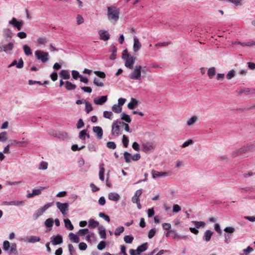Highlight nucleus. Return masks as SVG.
I'll use <instances>...</instances> for the list:
<instances>
[{
  "label": "nucleus",
  "instance_id": "f257e3e1",
  "mask_svg": "<svg viewBox=\"0 0 255 255\" xmlns=\"http://www.w3.org/2000/svg\"><path fill=\"white\" fill-rule=\"evenodd\" d=\"M119 9L115 6L108 7V18L114 22H117L119 18Z\"/></svg>",
  "mask_w": 255,
  "mask_h": 255
},
{
  "label": "nucleus",
  "instance_id": "7c9ffc66",
  "mask_svg": "<svg viewBox=\"0 0 255 255\" xmlns=\"http://www.w3.org/2000/svg\"><path fill=\"white\" fill-rule=\"evenodd\" d=\"M198 120V117L196 116H193L187 121V126L190 127L194 125Z\"/></svg>",
  "mask_w": 255,
  "mask_h": 255
},
{
  "label": "nucleus",
  "instance_id": "052dcab7",
  "mask_svg": "<svg viewBox=\"0 0 255 255\" xmlns=\"http://www.w3.org/2000/svg\"><path fill=\"white\" fill-rule=\"evenodd\" d=\"M156 230L155 229H151L149 230L148 234V237L149 239H152L155 235Z\"/></svg>",
  "mask_w": 255,
  "mask_h": 255
},
{
  "label": "nucleus",
  "instance_id": "72a5a7b5",
  "mask_svg": "<svg viewBox=\"0 0 255 255\" xmlns=\"http://www.w3.org/2000/svg\"><path fill=\"white\" fill-rule=\"evenodd\" d=\"M137 104L138 102L136 99L131 98V102L128 104V108L130 110L133 109L137 105Z\"/></svg>",
  "mask_w": 255,
  "mask_h": 255
},
{
  "label": "nucleus",
  "instance_id": "69168bd1",
  "mask_svg": "<svg viewBox=\"0 0 255 255\" xmlns=\"http://www.w3.org/2000/svg\"><path fill=\"white\" fill-rule=\"evenodd\" d=\"M107 146L109 148L114 149L116 148V144L113 141H109L107 143Z\"/></svg>",
  "mask_w": 255,
  "mask_h": 255
},
{
  "label": "nucleus",
  "instance_id": "ea45409f",
  "mask_svg": "<svg viewBox=\"0 0 255 255\" xmlns=\"http://www.w3.org/2000/svg\"><path fill=\"white\" fill-rule=\"evenodd\" d=\"M60 76L64 79H69L70 78V74L69 72L65 70H62L60 73Z\"/></svg>",
  "mask_w": 255,
  "mask_h": 255
},
{
  "label": "nucleus",
  "instance_id": "774afa93",
  "mask_svg": "<svg viewBox=\"0 0 255 255\" xmlns=\"http://www.w3.org/2000/svg\"><path fill=\"white\" fill-rule=\"evenodd\" d=\"M77 24L80 25L84 22V18L81 15H78L76 17Z\"/></svg>",
  "mask_w": 255,
  "mask_h": 255
},
{
  "label": "nucleus",
  "instance_id": "423d86ee",
  "mask_svg": "<svg viewBox=\"0 0 255 255\" xmlns=\"http://www.w3.org/2000/svg\"><path fill=\"white\" fill-rule=\"evenodd\" d=\"M53 203H48L44 205L43 207L37 210L35 213L33 214V217L34 219H37L38 217L41 216L46 210L53 205Z\"/></svg>",
  "mask_w": 255,
  "mask_h": 255
},
{
  "label": "nucleus",
  "instance_id": "8fccbe9b",
  "mask_svg": "<svg viewBox=\"0 0 255 255\" xmlns=\"http://www.w3.org/2000/svg\"><path fill=\"white\" fill-rule=\"evenodd\" d=\"M44 224L46 227L51 228L53 226V220L52 218H48L46 220Z\"/></svg>",
  "mask_w": 255,
  "mask_h": 255
},
{
  "label": "nucleus",
  "instance_id": "f704fd0d",
  "mask_svg": "<svg viewBox=\"0 0 255 255\" xmlns=\"http://www.w3.org/2000/svg\"><path fill=\"white\" fill-rule=\"evenodd\" d=\"M64 222L65 227L66 228L68 229L70 231H72L74 229V226L72 224V223L69 219H64Z\"/></svg>",
  "mask_w": 255,
  "mask_h": 255
},
{
  "label": "nucleus",
  "instance_id": "603ef678",
  "mask_svg": "<svg viewBox=\"0 0 255 255\" xmlns=\"http://www.w3.org/2000/svg\"><path fill=\"white\" fill-rule=\"evenodd\" d=\"M236 74V71L232 69L230 70L227 74L226 77L228 80H230L233 78Z\"/></svg>",
  "mask_w": 255,
  "mask_h": 255
},
{
  "label": "nucleus",
  "instance_id": "58836bf2",
  "mask_svg": "<svg viewBox=\"0 0 255 255\" xmlns=\"http://www.w3.org/2000/svg\"><path fill=\"white\" fill-rule=\"evenodd\" d=\"M23 49L24 52V54L27 55L29 56L32 54V51L30 48V47L27 45H24L23 46Z\"/></svg>",
  "mask_w": 255,
  "mask_h": 255
},
{
  "label": "nucleus",
  "instance_id": "09e8293b",
  "mask_svg": "<svg viewBox=\"0 0 255 255\" xmlns=\"http://www.w3.org/2000/svg\"><path fill=\"white\" fill-rule=\"evenodd\" d=\"M194 143V141L191 139H189L186 141H185L181 145V147L185 148L191 145H192Z\"/></svg>",
  "mask_w": 255,
  "mask_h": 255
},
{
  "label": "nucleus",
  "instance_id": "9b49d317",
  "mask_svg": "<svg viewBox=\"0 0 255 255\" xmlns=\"http://www.w3.org/2000/svg\"><path fill=\"white\" fill-rule=\"evenodd\" d=\"M155 144L150 142H147L142 144V150L145 153L153 151L155 148Z\"/></svg>",
  "mask_w": 255,
  "mask_h": 255
},
{
  "label": "nucleus",
  "instance_id": "2f4dec72",
  "mask_svg": "<svg viewBox=\"0 0 255 255\" xmlns=\"http://www.w3.org/2000/svg\"><path fill=\"white\" fill-rule=\"evenodd\" d=\"M104 173H105V168L104 167V164H101L100 165V171L99 173V178L100 179L104 181Z\"/></svg>",
  "mask_w": 255,
  "mask_h": 255
},
{
  "label": "nucleus",
  "instance_id": "13d9d810",
  "mask_svg": "<svg viewBox=\"0 0 255 255\" xmlns=\"http://www.w3.org/2000/svg\"><path fill=\"white\" fill-rule=\"evenodd\" d=\"M253 251H254V249L252 247H251L250 246H248L246 249H244L243 250V252L245 255H249Z\"/></svg>",
  "mask_w": 255,
  "mask_h": 255
},
{
  "label": "nucleus",
  "instance_id": "0e129e2a",
  "mask_svg": "<svg viewBox=\"0 0 255 255\" xmlns=\"http://www.w3.org/2000/svg\"><path fill=\"white\" fill-rule=\"evenodd\" d=\"M93 83L98 87H103L104 86V83L100 81V80L96 78H94Z\"/></svg>",
  "mask_w": 255,
  "mask_h": 255
},
{
  "label": "nucleus",
  "instance_id": "c03bdc74",
  "mask_svg": "<svg viewBox=\"0 0 255 255\" xmlns=\"http://www.w3.org/2000/svg\"><path fill=\"white\" fill-rule=\"evenodd\" d=\"M208 75L210 79H212L216 74V69L215 67L210 68L207 72Z\"/></svg>",
  "mask_w": 255,
  "mask_h": 255
},
{
  "label": "nucleus",
  "instance_id": "bb28decb",
  "mask_svg": "<svg viewBox=\"0 0 255 255\" xmlns=\"http://www.w3.org/2000/svg\"><path fill=\"white\" fill-rule=\"evenodd\" d=\"M98 229L99 230V235L100 236V238L103 239H105L106 238V230L104 228V227L102 225H100L98 227Z\"/></svg>",
  "mask_w": 255,
  "mask_h": 255
},
{
  "label": "nucleus",
  "instance_id": "aec40b11",
  "mask_svg": "<svg viewBox=\"0 0 255 255\" xmlns=\"http://www.w3.org/2000/svg\"><path fill=\"white\" fill-rule=\"evenodd\" d=\"M3 35L6 40L10 39L12 37V33L9 28H4L2 30Z\"/></svg>",
  "mask_w": 255,
  "mask_h": 255
},
{
  "label": "nucleus",
  "instance_id": "49530a36",
  "mask_svg": "<svg viewBox=\"0 0 255 255\" xmlns=\"http://www.w3.org/2000/svg\"><path fill=\"white\" fill-rule=\"evenodd\" d=\"M113 114L110 111H104L103 113V116L105 118L112 120Z\"/></svg>",
  "mask_w": 255,
  "mask_h": 255
},
{
  "label": "nucleus",
  "instance_id": "39448f33",
  "mask_svg": "<svg viewBox=\"0 0 255 255\" xmlns=\"http://www.w3.org/2000/svg\"><path fill=\"white\" fill-rule=\"evenodd\" d=\"M122 58L125 61V66L129 69H132L135 58L128 53L123 54Z\"/></svg>",
  "mask_w": 255,
  "mask_h": 255
},
{
  "label": "nucleus",
  "instance_id": "680f3d73",
  "mask_svg": "<svg viewBox=\"0 0 255 255\" xmlns=\"http://www.w3.org/2000/svg\"><path fill=\"white\" fill-rule=\"evenodd\" d=\"M117 48L113 46L112 47V55L110 56V59L111 60H114L116 56V53H117Z\"/></svg>",
  "mask_w": 255,
  "mask_h": 255
},
{
  "label": "nucleus",
  "instance_id": "412c9836",
  "mask_svg": "<svg viewBox=\"0 0 255 255\" xmlns=\"http://www.w3.org/2000/svg\"><path fill=\"white\" fill-rule=\"evenodd\" d=\"M23 61L22 58H20L18 62L17 63L16 60H14L8 66V67H11L12 66H16V67L20 69L22 68L23 67Z\"/></svg>",
  "mask_w": 255,
  "mask_h": 255
},
{
  "label": "nucleus",
  "instance_id": "dca6fc26",
  "mask_svg": "<svg viewBox=\"0 0 255 255\" xmlns=\"http://www.w3.org/2000/svg\"><path fill=\"white\" fill-rule=\"evenodd\" d=\"M23 201H4L3 202V205L7 206H22L24 204Z\"/></svg>",
  "mask_w": 255,
  "mask_h": 255
},
{
  "label": "nucleus",
  "instance_id": "e2e57ef3",
  "mask_svg": "<svg viewBox=\"0 0 255 255\" xmlns=\"http://www.w3.org/2000/svg\"><path fill=\"white\" fill-rule=\"evenodd\" d=\"M94 73L99 77L101 78H105L106 77V74L104 72L99 71H95Z\"/></svg>",
  "mask_w": 255,
  "mask_h": 255
},
{
  "label": "nucleus",
  "instance_id": "4468645a",
  "mask_svg": "<svg viewBox=\"0 0 255 255\" xmlns=\"http://www.w3.org/2000/svg\"><path fill=\"white\" fill-rule=\"evenodd\" d=\"M93 132L96 134L97 138L101 139L103 137V131L101 127L99 126L93 128Z\"/></svg>",
  "mask_w": 255,
  "mask_h": 255
},
{
  "label": "nucleus",
  "instance_id": "6ab92c4d",
  "mask_svg": "<svg viewBox=\"0 0 255 255\" xmlns=\"http://www.w3.org/2000/svg\"><path fill=\"white\" fill-rule=\"evenodd\" d=\"M141 47V44L139 42L138 39L134 36L133 38V50L134 52H136L139 50Z\"/></svg>",
  "mask_w": 255,
  "mask_h": 255
},
{
  "label": "nucleus",
  "instance_id": "5701e85b",
  "mask_svg": "<svg viewBox=\"0 0 255 255\" xmlns=\"http://www.w3.org/2000/svg\"><path fill=\"white\" fill-rule=\"evenodd\" d=\"M108 98L107 96H103L99 99H95L94 100V103L96 105H102L107 101Z\"/></svg>",
  "mask_w": 255,
  "mask_h": 255
},
{
  "label": "nucleus",
  "instance_id": "473e14b6",
  "mask_svg": "<svg viewBox=\"0 0 255 255\" xmlns=\"http://www.w3.org/2000/svg\"><path fill=\"white\" fill-rule=\"evenodd\" d=\"M86 136L88 138L90 137L89 134L87 133V129L82 130L79 132V137L81 140H85Z\"/></svg>",
  "mask_w": 255,
  "mask_h": 255
},
{
  "label": "nucleus",
  "instance_id": "4d7b16f0",
  "mask_svg": "<svg viewBox=\"0 0 255 255\" xmlns=\"http://www.w3.org/2000/svg\"><path fill=\"white\" fill-rule=\"evenodd\" d=\"M89 233V231L88 229L85 228L83 229H80L78 231V234L81 236H84L86 234H88Z\"/></svg>",
  "mask_w": 255,
  "mask_h": 255
},
{
  "label": "nucleus",
  "instance_id": "b1692460",
  "mask_svg": "<svg viewBox=\"0 0 255 255\" xmlns=\"http://www.w3.org/2000/svg\"><path fill=\"white\" fill-rule=\"evenodd\" d=\"M142 194V189H138L136 190L134 193L133 196L131 198V201L135 203V202H138V201H140L139 197Z\"/></svg>",
  "mask_w": 255,
  "mask_h": 255
},
{
  "label": "nucleus",
  "instance_id": "37998d69",
  "mask_svg": "<svg viewBox=\"0 0 255 255\" xmlns=\"http://www.w3.org/2000/svg\"><path fill=\"white\" fill-rule=\"evenodd\" d=\"M112 110L115 113H120L122 112V108L119 105L115 104L112 106Z\"/></svg>",
  "mask_w": 255,
  "mask_h": 255
},
{
  "label": "nucleus",
  "instance_id": "0eeeda50",
  "mask_svg": "<svg viewBox=\"0 0 255 255\" xmlns=\"http://www.w3.org/2000/svg\"><path fill=\"white\" fill-rule=\"evenodd\" d=\"M122 126L121 122L115 121L112 126V134L114 136H119L121 134L120 126Z\"/></svg>",
  "mask_w": 255,
  "mask_h": 255
},
{
  "label": "nucleus",
  "instance_id": "338daca9",
  "mask_svg": "<svg viewBox=\"0 0 255 255\" xmlns=\"http://www.w3.org/2000/svg\"><path fill=\"white\" fill-rule=\"evenodd\" d=\"M88 148L90 152H96L97 150V148L94 144L92 143H89L88 145Z\"/></svg>",
  "mask_w": 255,
  "mask_h": 255
},
{
  "label": "nucleus",
  "instance_id": "cd10ccee",
  "mask_svg": "<svg viewBox=\"0 0 255 255\" xmlns=\"http://www.w3.org/2000/svg\"><path fill=\"white\" fill-rule=\"evenodd\" d=\"M40 241V238L36 236H30L28 237H27V242L28 243H35L36 242H38Z\"/></svg>",
  "mask_w": 255,
  "mask_h": 255
},
{
  "label": "nucleus",
  "instance_id": "a18cd8bd",
  "mask_svg": "<svg viewBox=\"0 0 255 255\" xmlns=\"http://www.w3.org/2000/svg\"><path fill=\"white\" fill-rule=\"evenodd\" d=\"M124 158L125 159V161L127 163H129L131 161V155L130 153L125 151L124 153Z\"/></svg>",
  "mask_w": 255,
  "mask_h": 255
},
{
  "label": "nucleus",
  "instance_id": "f03ea898",
  "mask_svg": "<svg viewBox=\"0 0 255 255\" xmlns=\"http://www.w3.org/2000/svg\"><path fill=\"white\" fill-rule=\"evenodd\" d=\"M16 244L15 243L10 244L9 241H4L3 242L2 249L6 252L9 255L17 254Z\"/></svg>",
  "mask_w": 255,
  "mask_h": 255
},
{
  "label": "nucleus",
  "instance_id": "a878e982",
  "mask_svg": "<svg viewBox=\"0 0 255 255\" xmlns=\"http://www.w3.org/2000/svg\"><path fill=\"white\" fill-rule=\"evenodd\" d=\"M147 249V244L145 243L138 246L136 249V252L138 255H140L141 253Z\"/></svg>",
  "mask_w": 255,
  "mask_h": 255
},
{
  "label": "nucleus",
  "instance_id": "c9c22d12",
  "mask_svg": "<svg viewBox=\"0 0 255 255\" xmlns=\"http://www.w3.org/2000/svg\"><path fill=\"white\" fill-rule=\"evenodd\" d=\"M99 223L98 221L94 220L93 219H91L88 221V226L91 228H95L98 226Z\"/></svg>",
  "mask_w": 255,
  "mask_h": 255
},
{
  "label": "nucleus",
  "instance_id": "de8ad7c7",
  "mask_svg": "<svg viewBox=\"0 0 255 255\" xmlns=\"http://www.w3.org/2000/svg\"><path fill=\"white\" fill-rule=\"evenodd\" d=\"M124 228L123 226L119 227L116 229L115 232V235L116 236H120L122 233L124 232Z\"/></svg>",
  "mask_w": 255,
  "mask_h": 255
},
{
  "label": "nucleus",
  "instance_id": "4c0bfd02",
  "mask_svg": "<svg viewBox=\"0 0 255 255\" xmlns=\"http://www.w3.org/2000/svg\"><path fill=\"white\" fill-rule=\"evenodd\" d=\"M192 223L194 225L196 228L199 229L201 227H204L205 226V223L203 221H193Z\"/></svg>",
  "mask_w": 255,
  "mask_h": 255
},
{
  "label": "nucleus",
  "instance_id": "c756f323",
  "mask_svg": "<svg viewBox=\"0 0 255 255\" xmlns=\"http://www.w3.org/2000/svg\"><path fill=\"white\" fill-rule=\"evenodd\" d=\"M48 41L46 37L42 36L37 38V43L38 45L45 46Z\"/></svg>",
  "mask_w": 255,
  "mask_h": 255
},
{
  "label": "nucleus",
  "instance_id": "3c124183",
  "mask_svg": "<svg viewBox=\"0 0 255 255\" xmlns=\"http://www.w3.org/2000/svg\"><path fill=\"white\" fill-rule=\"evenodd\" d=\"M48 167V163L45 161H42L40 162L38 169L40 170H46Z\"/></svg>",
  "mask_w": 255,
  "mask_h": 255
},
{
  "label": "nucleus",
  "instance_id": "f3484780",
  "mask_svg": "<svg viewBox=\"0 0 255 255\" xmlns=\"http://www.w3.org/2000/svg\"><path fill=\"white\" fill-rule=\"evenodd\" d=\"M213 235V232L209 230H206L203 236L202 239L206 242H208L211 240V239Z\"/></svg>",
  "mask_w": 255,
  "mask_h": 255
},
{
  "label": "nucleus",
  "instance_id": "6e6552de",
  "mask_svg": "<svg viewBox=\"0 0 255 255\" xmlns=\"http://www.w3.org/2000/svg\"><path fill=\"white\" fill-rule=\"evenodd\" d=\"M57 208L60 211L63 216L67 214L68 210L69 204L67 203H61L57 202L56 203Z\"/></svg>",
  "mask_w": 255,
  "mask_h": 255
},
{
  "label": "nucleus",
  "instance_id": "79ce46f5",
  "mask_svg": "<svg viewBox=\"0 0 255 255\" xmlns=\"http://www.w3.org/2000/svg\"><path fill=\"white\" fill-rule=\"evenodd\" d=\"M7 140V134L5 131H2L0 133V141L4 142Z\"/></svg>",
  "mask_w": 255,
  "mask_h": 255
},
{
  "label": "nucleus",
  "instance_id": "6e6d98bb",
  "mask_svg": "<svg viewBox=\"0 0 255 255\" xmlns=\"http://www.w3.org/2000/svg\"><path fill=\"white\" fill-rule=\"evenodd\" d=\"M106 243L105 241H101L99 244L97 246V249L100 250V251H102L106 247Z\"/></svg>",
  "mask_w": 255,
  "mask_h": 255
},
{
  "label": "nucleus",
  "instance_id": "1a4fd4ad",
  "mask_svg": "<svg viewBox=\"0 0 255 255\" xmlns=\"http://www.w3.org/2000/svg\"><path fill=\"white\" fill-rule=\"evenodd\" d=\"M8 24L16 28L18 30H20L22 27L23 21H18L16 18L12 17L11 20L8 21Z\"/></svg>",
  "mask_w": 255,
  "mask_h": 255
},
{
  "label": "nucleus",
  "instance_id": "9d476101",
  "mask_svg": "<svg viewBox=\"0 0 255 255\" xmlns=\"http://www.w3.org/2000/svg\"><path fill=\"white\" fill-rule=\"evenodd\" d=\"M171 175L170 172H160L156 170H152L151 171V175L153 179H155L157 178H162Z\"/></svg>",
  "mask_w": 255,
  "mask_h": 255
},
{
  "label": "nucleus",
  "instance_id": "e433bc0d",
  "mask_svg": "<svg viewBox=\"0 0 255 255\" xmlns=\"http://www.w3.org/2000/svg\"><path fill=\"white\" fill-rule=\"evenodd\" d=\"M65 87L67 90H72L76 88V86L69 81H66Z\"/></svg>",
  "mask_w": 255,
  "mask_h": 255
},
{
  "label": "nucleus",
  "instance_id": "a211bd4d",
  "mask_svg": "<svg viewBox=\"0 0 255 255\" xmlns=\"http://www.w3.org/2000/svg\"><path fill=\"white\" fill-rule=\"evenodd\" d=\"M120 195L116 192H112L108 194V199L110 200L118 202L120 200Z\"/></svg>",
  "mask_w": 255,
  "mask_h": 255
},
{
  "label": "nucleus",
  "instance_id": "bf43d9fd",
  "mask_svg": "<svg viewBox=\"0 0 255 255\" xmlns=\"http://www.w3.org/2000/svg\"><path fill=\"white\" fill-rule=\"evenodd\" d=\"M224 231L228 234H232L235 231V229L233 227H228L224 229Z\"/></svg>",
  "mask_w": 255,
  "mask_h": 255
},
{
  "label": "nucleus",
  "instance_id": "f8f14e48",
  "mask_svg": "<svg viewBox=\"0 0 255 255\" xmlns=\"http://www.w3.org/2000/svg\"><path fill=\"white\" fill-rule=\"evenodd\" d=\"M45 188V187H40L38 189H34L32 190V193H28L26 195V197L28 198H31L35 196L39 195Z\"/></svg>",
  "mask_w": 255,
  "mask_h": 255
},
{
  "label": "nucleus",
  "instance_id": "5fc2aeb1",
  "mask_svg": "<svg viewBox=\"0 0 255 255\" xmlns=\"http://www.w3.org/2000/svg\"><path fill=\"white\" fill-rule=\"evenodd\" d=\"M124 240L126 243L131 244L133 240V238L131 236L127 235L125 236Z\"/></svg>",
  "mask_w": 255,
  "mask_h": 255
},
{
  "label": "nucleus",
  "instance_id": "a19ab883",
  "mask_svg": "<svg viewBox=\"0 0 255 255\" xmlns=\"http://www.w3.org/2000/svg\"><path fill=\"white\" fill-rule=\"evenodd\" d=\"M121 119L126 121L127 123H130L131 122V119L129 115L125 113H123L121 115Z\"/></svg>",
  "mask_w": 255,
  "mask_h": 255
},
{
  "label": "nucleus",
  "instance_id": "7ed1b4c3",
  "mask_svg": "<svg viewBox=\"0 0 255 255\" xmlns=\"http://www.w3.org/2000/svg\"><path fill=\"white\" fill-rule=\"evenodd\" d=\"M34 55L37 60L43 63H47L49 61V54L47 52L37 50L34 52Z\"/></svg>",
  "mask_w": 255,
  "mask_h": 255
},
{
  "label": "nucleus",
  "instance_id": "393cba45",
  "mask_svg": "<svg viewBox=\"0 0 255 255\" xmlns=\"http://www.w3.org/2000/svg\"><path fill=\"white\" fill-rule=\"evenodd\" d=\"M14 47V44L12 42H9L7 44L4 45L3 51L6 53H9Z\"/></svg>",
  "mask_w": 255,
  "mask_h": 255
},
{
  "label": "nucleus",
  "instance_id": "c85d7f7f",
  "mask_svg": "<svg viewBox=\"0 0 255 255\" xmlns=\"http://www.w3.org/2000/svg\"><path fill=\"white\" fill-rule=\"evenodd\" d=\"M68 236L71 241L73 243H78L80 242V239L79 237L73 233H69Z\"/></svg>",
  "mask_w": 255,
  "mask_h": 255
},
{
  "label": "nucleus",
  "instance_id": "2eb2a0df",
  "mask_svg": "<svg viewBox=\"0 0 255 255\" xmlns=\"http://www.w3.org/2000/svg\"><path fill=\"white\" fill-rule=\"evenodd\" d=\"M51 241L53 245H57L63 242V238L61 235H58L55 236H52L51 238Z\"/></svg>",
  "mask_w": 255,
  "mask_h": 255
},
{
  "label": "nucleus",
  "instance_id": "20e7f679",
  "mask_svg": "<svg viewBox=\"0 0 255 255\" xmlns=\"http://www.w3.org/2000/svg\"><path fill=\"white\" fill-rule=\"evenodd\" d=\"M141 66L138 65L134 67V70L129 75V78L131 80L139 81L141 80Z\"/></svg>",
  "mask_w": 255,
  "mask_h": 255
},
{
  "label": "nucleus",
  "instance_id": "ddd939ff",
  "mask_svg": "<svg viewBox=\"0 0 255 255\" xmlns=\"http://www.w3.org/2000/svg\"><path fill=\"white\" fill-rule=\"evenodd\" d=\"M100 38L104 41H107L110 39V35L107 30H100L98 31Z\"/></svg>",
  "mask_w": 255,
  "mask_h": 255
},
{
  "label": "nucleus",
  "instance_id": "4be33fe9",
  "mask_svg": "<svg viewBox=\"0 0 255 255\" xmlns=\"http://www.w3.org/2000/svg\"><path fill=\"white\" fill-rule=\"evenodd\" d=\"M170 232L173 234V238L174 239L179 241L182 239H186L188 236L186 235H180L178 234L175 230H171Z\"/></svg>",
  "mask_w": 255,
  "mask_h": 255
},
{
  "label": "nucleus",
  "instance_id": "864d4df0",
  "mask_svg": "<svg viewBox=\"0 0 255 255\" xmlns=\"http://www.w3.org/2000/svg\"><path fill=\"white\" fill-rule=\"evenodd\" d=\"M85 110L87 113H89L93 110L92 106L89 102H85Z\"/></svg>",
  "mask_w": 255,
  "mask_h": 255
}]
</instances>
